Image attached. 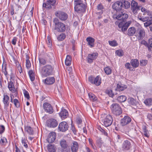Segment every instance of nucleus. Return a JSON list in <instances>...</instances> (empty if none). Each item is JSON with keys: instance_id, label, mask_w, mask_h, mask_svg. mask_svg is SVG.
Here are the masks:
<instances>
[{"instance_id": "obj_1", "label": "nucleus", "mask_w": 152, "mask_h": 152, "mask_svg": "<svg viewBox=\"0 0 152 152\" xmlns=\"http://www.w3.org/2000/svg\"><path fill=\"white\" fill-rule=\"evenodd\" d=\"M54 28L53 30L59 32H63L65 31L66 29L65 24L60 22L57 18L53 19Z\"/></svg>"}, {"instance_id": "obj_2", "label": "nucleus", "mask_w": 152, "mask_h": 152, "mask_svg": "<svg viewBox=\"0 0 152 152\" xmlns=\"http://www.w3.org/2000/svg\"><path fill=\"white\" fill-rule=\"evenodd\" d=\"M42 75L44 77L52 75L54 73L53 66L50 64H47L44 66L41 72Z\"/></svg>"}, {"instance_id": "obj_3", "label": "nucleus", "mask_w": 152, "mask_h": 152, "mask_svg": "<svg viewBox=\"0 0 152 152\" xmlns=\"http://www.w3.org/2000/svg\"><path fill=\"white\" fill-rule=\"evenodd\" d=\"M118 23V27L119 28V31L124 33L127 30L128 28L131 24V21H130L126 22L120 21L119 23H118V21H116L115 22V24H117Z\"/></svg>"}, {"instance_id": "obj_4", "label": "nucleus", "mask_w": 152, "mask_h": 152, "mask_svg": "<svg viewBox=\"0 0 152 152\" xmlns=\"http://www.w3.org/2000/svg\"><path fill=\"white\" fill-rule=\"evenodd\" d=\"M110 108L112 113L116 116L121 114L122 110L120 105L114 103L112 104Z\"/></svg>"}, {"instance_id": "obj_5", "label": "nucleus", "mask_w": 152, "mask_h": 152, "mask_svg": "<svg viewBox=\"0 0 152 152\" xmlns=\"http://www.w3.org/2000/svg\"><path fill=\"white\" fill-rule=\"evenodd\" d=\"M88 80L92 84H94L96 86H99L101 83V79L99 76L94 77L92 76L89 77Z\"/></svg>"}, {"instance_id": "obj_6", "label": "nucleus", "mask_w": 152, "mask_h": 152, "mask_svg": "<svg viewBox=\"0 0 152 152\" xmlns=\"http://www.w3.org/2000/svg\"><path fill=\"white\" fill-rule=\"evenodd\" d=\"M55 14L56 16L61 21H65L68 18V15L65 12L62 11H56Z\"/></svg>"}, {"instance_id": "obj_7", "label": "nucleus", "mask_w": 152, "mask_h": 152, "mask_svg": "<svg viewBox=\"0 0 152 152\" xmlns=\"http://www.w3.org/2000/svg\"><path fill=\"white\" fill-rule=\"evenodd\" d=\"M103 121L104 124L105 126H109L111 125L113 122V118L110 115H105Z\"/></svg>"}, {"instance_id": "obj_8", "label": "nucleus", "mask_w": 152, "mask_h": 152, "mask_svg": "<svg viewBox=\"0 0 152 152\" xmlns=\"http://www.w3.org/2000/svg\"><path fill=\"white\" fill-rule=\"evenodd\" d=\"M43 107L45 111L48 113L52 114L53 112V107L49 103H44L43 104Z\"/></svg>"}, {"instance_id": "obj_9", "label": "nucleus", "mask_w": 152, "mask_h": 152, "mask_svg": "<svg viewBox=\"0 0 152 152\" xmlns=\"http://www.w3.org/2000/svg\"><path fill=\"white\" fill-rule=\"evenodd\" d=\"M69 126L67 123L65 121L61 122L59 125L58 129L59 130L62 132H65L68 129Z\"/></svg>"}, {"instance_id": "obj_10", "label": "nucleus", "mask_w": 152, "mask_h": 152, "mask_svg": "<svg viewBox=\"0 0 152 152\" xmlns=\"http://www.w3.org/2000/svg\"><path fill=\"white\" fill-rule=\"evenodd\" d=\"M140 7L138 6L137 3L134 0L132 1L131 8L132 12L135 14L137 13V11L140 10Z\"/></svg>"}, {"instance_id": "obj_11", "label": "nucleus", "mask_w": 152, "mask_h": 152, "mask_svg": "<svg viewBox=\"0 0 152 152\" xmlns=\"http://www.w3.org/2000/svg\"><path fill=\"white\" fill-rule=\"evenodd\" d=\"M131 143L130 141L126 140H124L122 145V149L124 151H128L131 147Z\"/></svg>"}, {"instance_id": "obj_12", "label": "nucleus", "mask_w": 152, "mask_h": 152, "mask_svg": "<svg viewBox=\"0 0 152 152\" xmlns=\"http://www.w3.org/2000/svg\"><path fill=\"white\" fill-rule=\"evenodd\" d=\"M131 120V118L130 117L126 115L121 120V124L122 126L126 125L129 123Z\"/></svg>"}, {"instance_id": "obj_13", "label": "nucleus", "mask_w": 152, "mask_h": 152, "mask_svg": "<svg viewBox=\"0 0 152 152\" xmlns=\"http://www.w3.org/2000/svg\"><path fill=\"white\" fill-rule=\"evenodd\" d=\"M55 79L54 77H47L44 80H43L42 82L47 85H51L53 84L55 82Z\"/></svg>"}, {"instance_id": "obj_14", "label": "nucleus", "mask_w": 152, "mask_h": 152, "mask_svg": "<svg viewBox=\"0 0 152 152\" xmlns=\"http://www.w3.org/2000/svg\"><path fill=\"white\" fill-rule=\"evenodd\" d=\"M86 8V6L83 3L75 5L74 9L75 11L80 12L84 11Z\"/></svg>"}, {"instance_id": "obj_15", "label": "nucleus", "mask_w": 152, "mask_h": 152, "mask_svg": "<svg viewBox=\"0 0 152 152\" xmlns=\"http://www.w3.org/2000/svg\"><path fill=\"white\" fill-rule=\"evenodd\" d=\"M56 137V133L54 132H51L48 134L47 139V141L48 143H52L55 140Z\"/></svg>"}, {"instance_id": "obj_16", "label": "nucleus", "mask_w": 152, "mask_h": 152, "mask_svg": "<svg viewBox=\"0 0 152 152\" xmlns=\"http://www.w3.org/2000/svg\"><path fill=\"white\" fill-rule=\"evenodd\" d=\"M47 126L50 127L54 128L58 125L57 121L54 119H49L47 122Z\"/></svg>"}, {"instance_id": "obj_17", "label": "nucleus", "mask_w": 152, "mask_h": 152, "mask_svg": "<svg viewBox=\"0 0 152 152\" xmlns=\"http://www.w3.org/2000/svg\"><path fill=\"white\" fill-rule=\"evenodd\" d=\"M98 53H94L88 55L87 57V61L88 63H91L93 60L95 59L97 57Z\"/></svg>"}, {"instance_id": "obj_18", "label": "nucleus", "mask_w": 152, "mask_h": 152, "mask_svg": "<svg viewBox=\"0 0 152 152\" xmlns=\"http://www.w3.org/2000/svg\"><path fill=\"white\" fill-rule=\"evenodd\" d=\"M123 4L121 2L118 1L113 4L112 8L117 11H119L121 9Z\"/></svg>"}, {"instance_id": "obj_19", "label": "nucleus", "mask_w": 152, "mask_h": 152, "mask_svg": "<svg viewBox=\"0 0 152 152\" xmlns=\"http://www.w3.org/2000/svg\"><path fill=\"white\" fill-rule=\"evenodd\" d=\"M127 102L130 106H137L138 104V101L132 97H129L127 99Z\"/></svg>"}, {"instance_id": "obj_20", "label": "nucleus", "mask_w": 152, "mask_h": 152, "mask_svg": "<svg viewBox=\"0 0 152 152\" xmlns=\"http://www.w3.org/2000/svg\"><path fill=\"white\" fill-rule=\"evenodd\" d=\"M9 97L7 93H5L4 94L3 102L5 107H8L9 106Z\"/></svg>"}, {"instance_id": "obj_21", "label": "nucleus", "mask_w": 152, "mask_h": 152, "mask_svg": "<svg viewBox=\"0 0 152 152\" xmlns=\"http://www.w3.org/2000/svg\"><path fill=\"white\" fill-rule=\"evenodd\" d=\"M71 147L72 152H77L78 150V144L77 141H73Z\"/></svg>"}, {"instance_id": "obj_22", "label": "nucleus", "mask_w": 152, "mask_h": 152, "mask_svg": "<svg viewBox=\"0 0 152 152\" xmlns=\"http://www.w3.org/2000/svg\"><path fill=\"white\" fill-rule=\"evenodd\" d=\"M69 115L68 111L65 109L63 108L60 113L59 115L62 119L67 118Z\"/></svg>"}, {"instance_id": "obj_23", "label": "nucleus", "mask_w": 152, "mask_h": 152, "mask_svg": "<svg viewBox=\"0 0 152 152\" xmlns=\"http://www.w3.org/2000/svg\"><path fill=\"white\" fill-rule=\"evenodd\" d=\"M128 18L127 14L125 13H121L117 15L116 18L118 20H121V21L126 22V20Z\"/></svg>"}, {"instance_id": "obj_24", "label": "nucleus", "mask_w": 152, "mask_h": 152, "mask_svg": "<svg viewBox=\"0 0 152 152\" xmlns=\"http://www.w3.org/2000/svg\"><path fill=\"white\" fill-rule=\"evenodd\" d=\"M8 88L9 90L11 91L12 93H15V96H17L18 94L17 91L16 90L13 82L12 81H10L8 83Z\"/></svg>"}, {"instance_id": "obj_25", "label": "nucleus", "mask_w": 152, "mask_h": 152, "mask_svg": "<svg viewBox=\"0 0 152 152\" xmlns=\"http://www.w3.org/2000/svg\"><path fill=\"white\" fill-rule=\"evenodd\" d=\"M86 41L88 42L87 45L91 48L94 47V42L95 39L91 37H88L86 39Z\"/></svg>"}, {"instance_id": "obj_26", "label": "nucleus", "mask_w": 152, "mask_h": 152, "mask_svg": "<svg viewBox=\"0 0 152 152\" xmlns=\"http://www.w3.org/2000/svg\"><path fill=\"white\" fill-rule=\"evenodd\" d=\"M137 32L139 34L138 38L140 39H142L145 37V32L143 28H139Z\"/></svg>"}, {"instance_id": "obj_27", "label": "nucleus", "mask_w": 152, "mask_h": 152, "mask_svg": "<svg viewBox=\"0 0 152 152\" xmlns=\"http://www.w3.org/2000/svg\"><path fill=\"white\" fill-rule=\"evenodd\" d=\"M141 11L142 12H144L143 14L144 15H147L148 16H149V17L152 18V12H151L143 7L141 8Z\"/></svg>"}, {"instance_id": "obj_28", "label": "nucleus", "mask_w": 152, "mask_h": 152, "mask_svg": "<svg viewBox=\"0 0 152 152\" xmlns=\"http://www.w3.org/2000/svg\"><path fill=\"white\" fill-rule=\"evenodd\" d=\"M136 29L134 27H131L129 28L127 31V35L129 36H132L135 33Z\"/></svg>"}, {"instance_id": "obj_29", "label": "nucleus", "mask_w": 152, "mask_h": 152, "mask_svg": "<svg viewBox=\"0 0 152 152\" xmlns=\"http://www.w3.org/2000/svg\"><path fill=\"white\" fill-rule=\"evenodd\" d=\"M130 63L132 66L134 68H136L139 65V62L137 59L131 60Z\"/></svg>"}, {"instance_id": "obj_30", "label": "nucleus", "mask_w": 152, "mask_h": 152, "mask_svg": "<svg viewBox=\"0 0 152 152\" xmlns=\"http://www.w3.org/2000/svg\"><path fill=\"white\" fill-rule=\"evenodd\" d=\"M103 7L101 4H98L97 6V10L98 11H99V12H96V13L98 14L101 15L103 13Z\"/></svg>"}, {"instance_id": "obj_31", "label": "nucleus", "mask_w": 152, "mask_h": 152, "mask_svg": "<svg viewBox=\"0 0 152 152\" xmlns=\"http://www.w3.org/2000/svg\"><path fill=\"white\" fill-rule=\"evenodd\" d=\"M72 57L69 55L66 56L65 60V64L67 66H69L71 65L72 62Z\"/></svg>"}, {"instance_id": "obj_32", "label": "nucleus", "mask_w": 152, "mask_h": 152, "mask_svg": "<svg viewBox=\"0 0 152 152\" xmlns=\"http://www.w3.org/2000/svg\"><path fill=\"white\" fill-rule=\"evenodd\" d=\"M6 65L7 64L6 62L4 61L2 65V72L4 74L6 77H7V71Z\"/></svg>"}, {"instance_id": "obj_33", "label": "nucleus", "mask_w": 152, "mask_h": 152, "mask_svg": "<svg viewBox=\"0 0 152 152\" xmlns=\"http://www.w3.org/2000/svg\"><path fill=\"white\" fill-rule=\"evenodd\" d=\"M127 88V86L126 85H124L121 84H118L117 85V89L119 91H124Z\"/></svg>"}, {"instance_id": "obj_34", "label": "nucleus", "mask_w": 152, "mask_h": 152, "mask_svg": "<svg viewBox=\"0 0 152 152\" xmlns=\"http://www.w3.org/2000/svg\"><path fill=\"white\" fill-rule=\"evenodd\" d=\"M127 99L126 97L124 95H121L118 96L117 100L120 102H125Z\"/></svg>"}, {"instance_id": "obj_35", "label": "nucleus", "mask_w": 152, "mask_h": 152, "mask_svg": "<svg viewBox=\"0 0 152 152\" xmlns=\"http://www.w3.org/2000/svg\"><path fill=\"white\" fill-rule=\"evenodd\" d=\"M25 129L29 134H33L34 133L33 130L32 128L30 126H27L25 127Z\"/></svg>"}, {"instance_id": "obj_36", "label": "nucleus", "mask_w": 152, "mask_h": 152, "mask_svg": "<svg viewBox=\"0 0 152 152\" xmlns=\"http://www.w3.org/2000/svg\"><path fill=\"white\" fill-rule=\"evenodd\" d=\"M48 149L49 152H55L56 151L54 146L50 144L48 145Z\"/></svg>"}, {"instance_id": "obj_37", "label": "nucleus", "mask_w": 152, "mask_h": 152, "mask_svg": "<svg viewBox=\"0 0 152 152\" xmlns=\"http://www.w3.org/2000/svg\"><path fill=\"white\" fill-rule=\"evenodd\" d=\"M138 18L139 20L143 22L146 21L150 19L149 16H144L140 15H138Z\"/></svg>"}, {"instance_id": "obj_38", "label": "nucleus", "mask_w": 152, "mask_h": 152, "mask_svg": "<svg viewBox=\"0 0 152 152\" xmlns=\"http://www.w3.org/2000/svg\"><path fill=\"white\" fill-rule=\"evenodd\" d=\"M26 67L27 69H29L31 66V64L30 61L29 60V57L28 55H26Z\"/></svg>"}, {"instance_id": "obj_39", "label": "nucleus", "mask_w": 152, "mask_h": 152, "mask_svg": "<svg viewBox=\"0 0 152 152\" xmlns=\"http://www.w3.org/2000/svg\"><path fill=\"white\" fill-rule=\"evenodd\" d=\"M59 143L61 148L69 145L68 142L64 139H62L60 141Z\"/></svg>"}, {"instance_id": "obj_40", "label": "nucleus", "mask_w": 152, "mask_h": 152, "mask_svg": "<svg viewBox=\"0 0 152 152\" xmlns=\"http://www.w3.org/2000/svg\"><path fill=\"white\" fill-rule=\"evenodd\" d=\"M28 74L31 81H34L35 79V77L33 71L32 70H30L28 72Z\"/></svg>"}, {"instance_id": "obj_41", "label": "nucleus", "mask_w": 152, "mask_h": 152, "mask_svg": "<svg viewBox=\"0 0 152 152\" xmlns=\"http://www.w3.org/2000/svg\"><path fill=\"white\" fill-rule=\"evenodd\" d=\"M61 152H70V148L69 145L61 148Z\"/></svg>"}, {"instance_id": "obj_42", "label": "nucleus", "mask_w": 152, "mask_h": 152, "mask_svg": "<svg viewBox=\"0 0 152 152\" xmlns=\"http://www.w3.org/2000/svg\"><path fill=\"white\" fill-rule=\"evenodd\" d=\"M142 130L145 136L147 137H149V133L148 130L147 129L146 126H142Z\"/></svg>"}, {"instance_id": "obj_43", "label": "nucleus", "mask_w": 152, "mask_h": 152, "mask_svg": "<svg viewBox=\"0 0 152 152\" xmlns=\"http://www.w3.org/2000/svg\"><path fill=\"white\" fill-rule=\"evenodd\" d=\"M144 103L147 106H151L152 105V99H147L144 101Z\"/></svg>"}, {"instance_id": "obj_44", "label": "nucleus", "mask_w": 152, "mask_h": 152, "mask_svg": "<svg viewBox=\"0 0 152 152\" xmlns=\"http://www.w3.org/2000/svg\"><path fill=\"white\" fill-rule=\"evenodd\" d=\"M90 99L92 101L94 102L97 100V98L96 96L92 93H89L88 94Z\"/></svg>"}, {"instance_id": "obj_45", "label": "nucleus", "mask_w": 152, "mask_h": 152, "mask_svg": "<svg viewBox=\"0 0 152 152\" xmlns=\"http://www.w3.org/2000/svg\"><path fill=\"white\" fill-rule=\"evenodd\" d=\"M150 19L147 20L146 22L144 23V25L145 27H148L150 26L152 24V18L149 17Z\"/></svg>"}, {"instance_id": "obj_46", "label": "nucleus", "mask_w": 152, "mask_h": 152, "mask_svg": "<svg viewBox=\"0 0 152 152\" xmlns=\"http://www.w3.org/2000/svg\"><path fill=\"white\" fill-rule=\"evenodd\" d=\"M105 73L107 75L110 74L112 72V69L109 66H107L104 69Z\"/></svg>"}, {"instance_id": "obj_47", "label": "nucleus", "mask_w": 152, "mask_h": 152, "mask_svg": "<svg viewBox=\"0 0 152 152\" xmlns=\"http://www.w3.org/2000/svg\"><path fill=\"white\" fill-rule=\"evenodd\" d=\"M108 42L109 44L112 47H115L118 45V43L115 40L113 41H109Z\"/></svg>"}, {"instance_id": "obj_48", "label": "nucleus", "mask_w": 152, "mask_h": 152, "mask_svg": "<svg viewBox=\"0 0 152 152\" xmlns=\"http://www.w3.org/2000/svg\"><path fill=\"white\" fill-rule=\"evenodd\" d=\"M39 60L40 64L41 65H44L47 63L46 60L44 58H39Z\"/></svg>"}, {"instance_id": "obj_49", "label": "nucleus", "mask_w": 152, "mask_h": 152, "mask_svg": "<svg viewBox=\"0 0 152 152\" xmlns=\"http://www.w3.org/2000/svg\"><path fill=\"white\" fill-rule=\"evenodd\" d=\"M106 93L109 96L113 97L117 93L115 94H114L112 91L111 89L107 90L105 91Z\"/></svg>"}, {"instance_id": "obj_50", "label": "nucleus", "mask_w": 152, "mask_h": 152, "mask_svg": "<svg viewBox=\"0 0 152 152\" xmlns=\"http://www.w3.org/2000/svg\"><path fill=\"white\" fill-rule=\"evenodd\" d=\"M66 37L64 33H62L58 36L57 39L59 41H62L66 38Z\"/></svg>"}, {"instance_id": "obj_51", "label": "nucleus", "mask_w": 152, "mask_h": 152, "mask_svg": "<svg viewBox=\"0 0 152 152\" xmlns=\"http://www.w3.org/2000/svg\"><path fill=\"white\" fill-rule=\"evenodd\" d=\"M43 7L48 9H50L52 8V7L50 5V3L47 1L46 2L43 3Z\"/></svg>"}, {"instance_id": "obj_52", "label": "nucleus", "mask_w": 152, "mask_h": 152, "mask_svg": "<svg viewBox=\"0 0 152 152\" xmlns=\"http://www.w3.org/2000/svg\"><path fill=\"white\" fill-rule=\"evenodd\" d=\"M124 6H122L125 9H127L130 7V3L129 2L127 1H125L124 3Z\"/></svg>"}, {"instance_id": "obj_53", "label": "nucleus", "mask_w": 152, "mask_h": 152, "mask_svg": "<svg viewBox=\"0 0 152 152\" xmlns=\"http://www.w3.org/2000/svg\"><path fill=\"white\" fill-rule=\"evenodd\" d=\"M13 102L15 107L17 108L19 107L20 105L18 99H13Z\"/></svg>"}, {"instance_id": "obj_54", "label": "nucleus", "mask_w": 152, "mask_h": 152, "mask_svg": "<svg viewBox=\"0 0 152 152\" xmlns=\"http://www.w3.org/2000/svg\"><path fill=\"white\" fill-rule=\"evenodd\" d=\"M7 143L6 138L4 137H2L0 140V144L3 145L6 144Z\"/></svg>"}, {"instance_id": "obj_55", "label": "nucleus", "mask_w": 152, "mask_h": 152, "mask_svg": "<svg viewBox=\"0 0 152 152\" xmlns=\"http://www.w3.org/2000/svg\"><path fill=\"white\" fill-rule=\"evenodd\" d=\"M23 93L25 97L26 98L28 99H29L30 96L28 92L26 90L24 89L23 91Z\"/></svg>"}, {"instance_id": "obj_56", "label": "nucleus", "mask_w": 152, "mask_h": 152, "mask_svg": "<svg viewBox=\"0 0 152 152\" xmlns=\"http://www.w3.org/2000/svg\"><path fill=\"white\" fill-rule=\"evenodd\" d=\"M115 53L118 56H121L124 55L123 52V50H117L116 51Z\"/></svg>"}, {"instance_id": "obj_57", "label": "nucleus", "mask_w": 152, "mask_h": 152, "mask_svg": "<svg viewBox=\"0 0 152 152\" xmlns=\"http://www.w3.org/2000/svg\"><path fill=\"white\" fill-rule=\"evenodd\" d=\"M148 63V61L146 60H142L140 61V64L141 66H145Z\"/></svg>"}, {"instance_id": "obj_58", "label": "nucleus", "mask_w": 152, "mask_h": 152, "mask_svg": "<svg viewBox=\"0 0 152 152\" xmlns=\"http://www.w3.org/2000/svg\"><path fill=\"white\" fill-rule=\"evenodd\" d=\"M46 42L48 47H50L52 46L51 41L50 39V37L49 36H48L47 37Z\"/></svg>"}, {"instance_id": "obj_59", "label": "nucleus", "mask_w": 152, "mask_h": 152, "mask_svg": "<svg viewBox=\"0 0 152 152\" xmlns=\"http://www.w3.org/2000/svg\"><path fill=\"white\" fill-rule=\"evenodd\" d=\"M21 142L22 145H23L26 148H28V145L25 138H22Z\"/></svg>"}, {"instance_id": "obj_60", "label": "nucleus", "mask_w": 152, "mask_h": 152, "mask_svg": "<svg viewBox=\"0 0 152 152\" xmlns=\"http://www.w3.org/2000/svg\"><path fill=\"white\" fill-rule=\"evenodd\" d=\"M83 1L82 0H74V4L75 5L83 4Z\"/></svg>"}, {"instance_id": "obj_61", "label": "nucleus", "mask_w": 152, "mask_h": 152, "mask_svg": "<svg viewBox=\"0 0 152 152\" xmlns=\"http://www.w3.org/2000/svg\"><path fill=\"white\" fill-rule=\"evenodd\" d=\"M98 129L101 131L103 134H104L105 136H107V132L105 131L101 127H98Z\"/></svg>"}, {"instance_id": "obj_62", "label": "nucleus", "mask_w": 152, "mask_h": 152, "mask_svg": "<svg viewBox=\"0 0 152 152\" xmlns=\"http://www.w3.org/2000/svg\"><path fill=\"white\" fill-rule=\"evenodd\" d=\"M96 143L98 145V146L99 148H100L101 146L103 144V142L101 139L100 138L98 139L96 141Z\"/></svg>"}, {"instance_id": "obj_63", "label": "nucleus", "mask_w": 152, "mask_h": 152, "mask_svg": "<svg viewBox=\"0 0 152 152\" xmlns=\"http://www.w3.org/2000/svg\"><path fill=\"white\" fill-rule=\"evenodd\" d=\"M76 121L77 124H81L82 122L81 118L79 116H77V117Z\"/></svg>"}, {"instance_id": "obj_64", "label": "nucleus", "mask_w": 152, "mask_h": 152, "mask_svg": "<svg viewBox=\"0 0 152 152\" xmlns=\"http://www.w3.org/2000/svg\"><path fill=\"white\" fill-rule=\"evenodd\" d=\"M148 49L150 47L152 48V38L148 40Z\"/></svg>"}]
</instances>
